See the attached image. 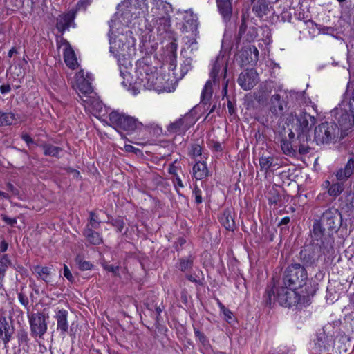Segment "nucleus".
<instances>
[{
	"label": "nucleus",
	"mask_w": 354,
	"mask_h": 354,
	"mask_svg": "<svg viewBox=\"0 0 354 354\" xmlns=\"http://www.w3.org/2000/svg\"><path fill=\"white\" fill-rule=\"evenodd\" d=\"M335 240L330 236L322 239L311 232V241L305 245L299 252V259L304 265L313 266L322 257L324 261L334 254Z\"/></svg>",
	"instance_id": "1"
},
{
	"label": "nucleus",
	"mask_w": 354,
	"mask_h": 354,
	"mask_svg": "<svg viewBox=\"0 0 354 354\" xmlns=\"http://www.w3.org/2000/svg\"><path fill=\"white\" fill-rule=\"evenodd\" d=\"M109 26L110 52L120 62V57L131 55L135 51L136 39L131 31H124L123 24L111 20Z\"/></svg>",
	"instance_id": "2"
},
{
	"label": "nucleus",
	"mask_w": 354,
	"mask_h": 354,
	"mask_svg": "<svg viewBox=\"0 0 354 354\" xmlns=\"http://www.w3.org/2000/svg\"><path fill=\"white\" fill-rule=\"evenodd\" d=\"M342 227L346 229V224H343L342 214L339 209L330 207L326 209L320 218L313 222L312 233L324 239L330 236L334 239L333 234Z\"/></svg>",
	"instance_id": "3"
},
{
	"label": "nucleus",
	"mask_w": 354,
	"mask_h": 354,
	"mask_svg": "<svg viewBox=\"0 0 354 354\" xmlns=\"http://www.w3.org/2000/svg\"><path fill=\"white\" fill-rule=\"evenodd\" d=\"M299 299L296 290L279 283L277 287L274 283L267 286L263 297V303L270 308L275 301H277L281 306L290 308L297 304Z\"/></svg>",
	"instance_id": "4"
},
{
	"label": "nucleus",
	"mask_w": 354,
	"mask_h": 354,
	"mask_svg": "<svg viewBox=\"0 0 354 354\" xmlns=\"http://www.w3.org/2000/svg\"><path fill=\"white\" fill-rule=\"evenodd\" d=\"M136 80L135 84L142 86L146 89H153L158 92L166 91L160 85L161 77H158L156 68L152 66L148 58H142L137 61L136 68Z\"/></svg>",
	"instance_id": "5"
},
{
	"label": "nucleus",
	"mask_w": 354,
	"mask_h": 354,
	"mask_svg": "<svg viewBox=\"0 0 354 354\" xmlns=\"http://www.w3.org/2000/svg\"><path fill=\"white\" fill-rule=\"evenodd\" d=\"M309 136L305 134H301L297 132L295 136L292 131H290L288 136H285L281 140V149L283 153L290 157H296L297 153L301 155L307 154L310 151L308 141Z\"/></svg>",
	"instance_id": "6"
},
{
	"label": "nucleus",
	"mask_w": 354,
	"mask_h": 354,
	"mask_svg": "<svg viewBox=\"0 0 354 354\" xmlns=\"http://www.w3.org/2000/svg\"><path fill=\"white\" fill-rule=\"evenodd\" d=\"M147 8V3L145 0H124L118 5V10L122 19L121 24L128 25L143 15Z\"/></svg>",
	"instance_id": "7"
},
{
	"label": "nucleus",
	"mask_w": 354,
	"mask_h": 354,
	"mask_svg": "<svg viewBox=\"0 0 354 354\" xmlns=\"http://www.w3.org/2000/svg\"><path fill=\"white\" fill-rule=\"evenodd\" d=\"M308 274L304 266L295 263L290 264L286 268L281 282L283 285L296 290L303 287L306 284Z\"/></svg>",
	"instance_id": "8"
},
{
	"label": "nucleus",
	"mask_w": 354,
	"mask_h": 354,
	"mask_svg": "<svg viewBox=\"0 0 354 354\" xmlns=\"http://www.w3.org/2000/svg\"><path fill=\"white\" fill-rule=\"evenodd\" d=\"M339 127L333 122H324L314 129V139L317 145L335 143L338 139Z\"/></svg>",
	"instance_id": "9"
},
{
	"label": "nucleus",
	"mask_w": 354,
	"mask_h": 354,
	"mask_svg": "<svg viewBox=\"0 0 354 354\" xmlns=\"http://www.w3.org/2000/svg\"><path fill=\"white\" fill-rule=\"evenodd\" d=\"M109 118L111 126L118 131L131 133L142 126L136 118L116 111L111 112Z\"/></svg>",
	"instance_id": "10"
},
{
	"label": "nucleus",
	"mask_w": 354,
	"mask_h": 354,
	"mask_svg": "<svg viewBox=\"0 0 354 354\" xmlns=\"http://www.w3.org/2000/svg\"><path fill=\"white\" fill-rule=\"evenodd\" d=\"M353 108L351 104H348L343 100L338 106L331 111L332 116L342 129L346 130L354 125V109Z\"/></svg>",
	"instance_id": "11"
},
{
	"label": "nucleus",
	"mask_w": 354,
	"mask_h": 354,
	"mask_svg": "<svg viewBox=\"0 0 354 354\" xmlns=\"http://www.w3.org/2000/svg\"><path fill=\"white\" fill-rule=\"evenodd\" d=\"M227 65L224 56L218 55L212 62L209 71V79L215 87L219 88L224 81H229L227 77Z\"/></svg>",
	"instance_id": "12"
},
{
	"label": "nucleus",
	"mask_w": 354,
	"mask_h": 354,
	"mask_svg": "<svg viewBox=\"0 0 354 354\" xmlns=\"http://www.w3.org/2000/svg\"><path fill=\"white\" fill-rule=\"evenodd\" d=\"M91 80V79L89 75L87 74L86 77H85L83 70H80L75 75L73 87L78 93L79 97L84 103L90 102V98L88 97V95L92 93L93 91Z\"/></svg>",
	"instance_id": "13"
},
{
	"label": "nucleus",
	"mask_w": 354,
	"mask_h": 354,
	"mask_svg": "<svg viewBox=\"0 0 354 354\" xmlns=\"http://www.w3.org/2000/svg\"><path fill=\"white\" fill-rule=\"evenodd\" d=\"M46 317L42 313H32L28 315L31 335L42 337L47 331Z\"/></svg>",
	"instance_id": "14"
},
{
	"label": "nucleus",
	"mask_w": 354,
	"mask_h": 354,
	"mask_svg": "<svg viewBox=\"0 0 354 354\" xmlns=\"http://www.w3.org/2000/svg\"><path fill=\"white\" fill-rule=\"evenodd\" d=\"M195 122L196 120L192 114L189 112L175 122L170 123L167 127V131L169 133L184 135Z\"/></svg>",
	"instance_id": "15"
},
{
	"label": "nucleus",
	"mask_w": 354,
	"mask_h": 354,
	"mask_svg": "<svg viewBox=\"0 0 354 354\" xmlns=\"http://www.w3.org/2000/svg\"><path fill=\"white\" fill-rule=\"evenodd\" d=\"M150 10L147 14V20L170 15L171 5L163 0H150Z\"/></svg>",
	"instance_id": "16"
},
{
	"label": "nucleus",
	"mask_w": 354,
	"mask_h": 354,
	"mask_svg": "<svg viewBox=\"0 0 354 354\" xmlns=\"http://www.w3.org/2000/svg\"><path fill=\"white\" fill-rule=\"evenodd\" d=\"M339 210L341 214L347 216L350 221L351 227L354 228V193H349L339 198Z\"/></svg>",
	"instance_id": "17"
},
{
	"label": "nucleus",
	"mask_w": 354,
	"mask_h": 354,
	"mask_svg": "<svg viewBox=\"0 0 354 354\" xmlns=\"http://www.w3.org/2000/svg\"><path fill=\"white\" fill-rule=\"evenodd\" d=\"M315 123L316 118L306 112L296 115V131L301 134L309 136V131Z\"/></svg>",
	"instance_id": "18"
},
{
	"label": "nucleus",
	"mask_w": 354,
	"mask_h": 354,
	"mask_svg": "<svg viewBox=\"0 0 354 354\" xmlns=\"http://www.w3.org/2000/svg\"><path fill=\"white\" fill-rule=\"evenodd\" d=\"M77 10H70L69 11L62 13L56 19V28L63 34L66 30H68L71 26H75L74 20L76 17Z\"/></svg>",
	"instance_id": "19"
},
{
	"label": "nucleus",
	"mask_w": 354,
	"mask_h": 354,
	"mask_svg": "<svg viewBox=\"0 0 354 354\" xmlns=\"http://www.w3.org/2000/svg\"><path fill=\"white\" fill-rule=\"evenodd\" d=\"M258 74L254 69L245 70L241 72L237 82L239 86L245 91L252 89L258 82Z\"/></svg>",
	"instance_id": "20"
},
{
	"label": "nucleus",
	"mask_w": 354,
	"mask_h": 354,
	"mask_svg": "<svg viewBox=\"0 0 354 354\" xmlns=\"http://www.w3.org/2000/svg\"><path fill=\"white\" fill-rule=\"evenodd\" d=\"M183 24L182 26L183 32H191L192 35L198 36V18L191 10H187L183 17Z\"/></svg>",
	"instance_id": "21"
},
{
	"label": "nucleus",
	"mask_w": 354,
	"mask_h": 354,
	"mask_svg": "<svg viewBox=\"0 0 354 354\" xmlns=\"http://www.w3.org/2000/svg\"><path fill=\"white\" fill-rule=\"evenodd\" d=\"M68 312L65 309L55 310L54 316L57 321V330L62 337H65L69 330V323L68 321Z\"/></svg>",
	"instance_id": "22"
},
{
	"label": "nucleus",
	"mask_w": 354,
	"mask_h": 354,
	"mask_svg": "<svg viewBox=\"0 0 354 354\" xmlns=\"http://www.w3.org/2000/svg\"><path fill=\"white\" fill-rule=\"evenodd\" d=\"M252 11L259 19L267 17L272 6L269 0H251Z\"/></svg>",
	"instance_id": "23"
},
{
	"label": "nucleus",
	"mask_w": 354,
	"mask_h": 354,
	"mask_svg": "<svg viewBox=\"0 0 354 354\" xmlns=\"http://www.w3.org/2000/svg\"><path fill=\"white\" fill-rule=\"evenodd\" d=\"M286 102L279 94H274L271 96L269 102V111L274 117H278L283 114Z\"/></svg>",
	"instance_id": "24"
},
{
	"label": "nucleus",
	"mask_w": 354,
	"mask_h": 354,
	"mask_svg": "<svg viewBox=\"0 0 354 354\" xmlns=\"http://www.w3.org/2000/svg\"><path fill=\"white\" fill-rule=\"evenodd\" d=\"M15 329L12 322H8L5 317H0V339L5 346L10 341Z\"/></svg>",
	"instance_id": "25"
},
{
	"label": "nucleus",
	"mask_w": 354,
	"mask_h": 354,
	"mask_svg": "<svg viewBox=\"0 0 354 354\" xmlns=\"http://www.w3.org/2000/svg\"><path fill=\"white\" fill-rule=\"evenodd\" d=\"M328 342V336L324 332L317 334L314 340L313 346L311 348L310 354H321L328 351L326 346Z\"/></svg>",
	"instance_id": "26"
},
{
	"label": "nucleus",
	"mask_w": 354,
	"mask_h": 354,
	"mask_svg": "<svg viewBox=\"0 0 354 354\" xmlns=\"http://www.w3.org/2000/svg\"><path fill=\"white\" fill-rule=\"evenodd\" d=\"M353 171L354 154H351L345 166L336 171L335 176L338 180L346 181L352 176Z\"/></svg>",
	"instance_id": "27"
},
{
	"label": "nucleus",
	"mask_w": 354,
	"mask_h": 354,
	"mask_svg": "<svg viewBox=\"0 0 354 354\" xmlns=\"http://www.w3.org/2000/svg\"><path fill=\"white\" fill-rule=\"evenodd\" d=\"M152 26L156 29L159 35L167 33L170 30V15L149 20Z\"/></svg>",
	"instance_id": "28"
},
{
	"label": "nucleus",
	"mask_w": 354,
	"mask_h": 354,
	"mask_svg": "<svg viewBox=\"0 0 354 354\" xmlns=\"http://www.w3.org/2000/svg\"><path fill=\"white\" fill-rule=\"evenodd\" d=\"M219 13L225 21H228L232 15V0H216Z\"/></svg>",
	"instance_id": "29"
},
{
	"label": "nucleus",
	"mask_w": 354,
	"mask_h": 354,
	"mask_svg": "<svg viewBox=\"0 0 354 354\" xmlns=\"http://www.w3.org/2000/svg\"><path fill=\"white\" fill-rule=\"evenodd\" d=\"M94 230L85 227L82 231V234L90 244L98 245L102 243V236L100 233Z\"/></svg>",
	"instance_id": "30"
},
{
	"label": "nucleus",
	"mask_w": 354,
	"mask_h": 354,
	"mask_svg": "<svg viewBox=\"0 0 354 354\" xmlns=\"http://www.w3.org/2000/svg\"><path fill=\"white\" fill-rule=\"evenodd\" d=\"M221 224L228 231H234L236 227L235 221L230 209H225L220 215Z\"/></svg>",
	"instance_id": "31"
},
{
	"label": "nucleus",
	"mask_w": 354,
	"mask_h": 354,
	"mask_svg": "<svg viewBox=\"0 0 354 354\" xmlns=\"http://www.w3.org/2000/svg\"><path fill=\"white\" fill-rule=\"evenodd\" d=\"M192 170L193 177L198 180H203L209 175L207 164L205 162H197L194 165Z\"/></svg>",
	"instance_id": "32"
},
{
	"label": "nucleus",
	"mask_w": 354,
	"mask_h": 354,
	"mask_svg": "<svg viewBox=\"0 0 354 354\" xmlns=\"http://www.w3.org/2000/svg\"><path fill=\"white\" fill-rule=\"evenodd\" d=\"M19 120L18 115L11 111L4 112L0 111V127H6L16 124Z\"/></svg>",
	"instance_id": "33"
},
{
	"label": "nucleus",
	"mask_w": 354,
	"mask_h": 354,
	"mask_svg": "<svg viewBox=\"0 0 354 354\" xmlns=\"http://www.w3.org/2000/svg\"><path fill=\"white\" fill-rule=\"evenodd\" d=\"M12 266L8 255L0 256V291L3 290V281L7 270Z\"/></svg>",
	"instance_id": "34"
},
{
	"label": "nucleus",
	"mask_w": 354,
	"mask_h": 354,
	"mask_svg": "<svg viewBox=\"0 0 354 354\" xmlns=\"http://www.w3.org/2000/svg\"><path fill=\"white\" fill-rule=\"evenodd\" d=\"M64 59L68 67L75 69L77 66V61L74 50L71 46L64 51Z\"/></svg>",
	"instance_id": "35"
},
{
	"label": "nucleus",
	"mask_w": 354,
	"mask_h": 354,
	"mask_svg": "<svg viewBox=\"0 0 354 354\" xmlns=\"http://www.w3.org/2000/svg\"><path fill=\"white\" fill-rule=\"evenodd\" d=\"M44 151V154L47 156L59 158V154L62 151L61 147L54 146L50 143L44 142L39 145Z\"/></svg>",
	"instance_id": "36"
},
{
	"label": "nucleus",
	"mask_w": 354,
	"mask_h": 354,
	"mask_svg": "<svg viewBox=\"0 0 354 354\" xmlns=\"http://www.w3.org/2000/svg\"><path fill=\"white\" fill-rule=\"evenodd\" d=\"M213 84L212 80L206 82L201 92V102L205 104H207L209 102L213 94Z\"/></svg>",
	"instance_id": "37"
},
{
	"label": "nucleus",
	"mask_w": 354,
	"mask_h": 354,
	"mask_svg": "<svg viewBox=\"0 0 354 354\" xmlns=\"http://www.w3.org/2000/svg\"><path fill=\"white\" fill-rule=\"evenodd\" d=\"M194 257L192 255L188 256L186 258L179 259L178 269L182 272H185L192 268L194 264Z\"/></svg>",
	"instance_id": "38"
},
{
	"label": "nucleus",
	"mask_w": 354,
	"mask_h": 354,
	"mask_svg": "<svg viewBox=\"0 0 354 354\" xmlns=\"http://www.w3.org/2000/svg\"><path fill=\"white\" fill-rule=\"evenodd\" d=\"M34 272L42 280L46 282L48 281V277L51 274L50 268L48 267H41L37 266L34 267Z\"/></svg>",
	"instance_id": "39"
},
{
	"label": "nucleus",
	"mask_w": 354,
	"mask_h": 354,
	"mask_svg": "<svg viewBox=\"0 0 354 354\" xmlns=\"http://www.w3.org/2000/svg\"><path fill=\"white\" fill-rule=\"evenodd\" d=\"M273 161L274 158L272 156H262L259 158V165L261 170L267 173L269 169L272 167Z\"/></svg>",
	"instance_id": "40"
},
{
	"label": "nucleus",
	"mask_w": 354,
	"mask_h": 354,
	"mask_svg": "<svg viewBox=\"0 0 354 354\" xmlns=\"http://www.w3.org/2000/svg\"><path fill=\"white\" fill-rule=\"evenodd\" d=\"M88 222L85 227L88 228L98 229L100 227L101 221L99 219L97 215L93 211H90Z\"/></svg>",
	"instance_id": "41"
},
{
	"label": "nucleus",
	"mask_w": 354,
	"mask_h": 354,
	"mask_svg": "<svg viewBox=\"0 0 354 354\" xmlns=\"http://www.w3.org/2000/svg\"><path fill=\"white\" fill-rule=\"evenodd\" d=\"M120 76L123 79L122 81V84L124 88H129L131 86L132 81L130 73L127 71V68L125 67L124 69H122L121 67L120 68Z\"/></svg>",
	"instance_id": "42"
},
{
	"label": "nucleus",
	"mask_w": 354,
	"mask_h": 354,
	"mask_svg": "<svg viewBox=\"0 0 354 354\" xmlns=\"http://www.w3.org/2000/svg\"><path fill=\"white\" fill-rule=\"evenodd\" d=\"M344 190V186L342 183H333L328 189V194L330 196H339Z\"/></svg>",
	"instance_id": "43"
},
{
	"label": "nucleus",
	"mask_w": 354,
	"mask_h": 354,
	"mask_svg": "<svg viewBox=\"0 0 354 354\" xmlns=\"http://www.w3.org/2000/svg\"><path fill=\"white\" fill-rule=\"evenodd\" d=\"M17 337L18 343H19V346L24 345V346H26L27 347H28V342H29L30 339L28 336V333L25 329L21 328V329L19 330L17 332Z\"/></svg>",
	"instance_id": "44"
},
{
	"label": "nucleus",
	"mask_w": 354,
	"mask_h": 354,
	"mask_svg": "<svg viewBox=\"0 0 354 354\" xmlns=\"http://www.w3.org/2000/svg\"><path fill=\"white\" fill-rule=\"evenodd\" d=\"M188 154L192 158H195L196 157L201 156L202 147L198 143L192 144L190 145Z\"/></svg>",
	"instance_id": "45"
},
{
	"label": "nucleus",
	"mask_w": 354,
	"mask_h": 354,
	"mask_svg": "<svg viewBox=\"0 0 354 354\" xmlns=\"http://www.w3.org/2000/svg\"><path fill=\"white\" fill-rule=\"evenodd\" d=\"M75 262L82 271L90 270L93 268V264L91 262L84 261L80 256L75 258Z\"/></svg>",
	"instance_id": "46"
},
{
	"label": "nucleus",
	"mask_w": 354,
	"mask_h": 354,
	"mask_svg": "<svg viewBox=\"0 0 354 354\" xmlns=\"http://www.w3.org/2000/svg\"><path fill=\"white\" fill-rule=\"evenodd\" d=\"M258 34L256 28H250L246 34L244 35L243 39L248 42H252L257 37Z\"/></svg>",
	"instance_id": "47"
},
{
	"label": "nucleus",
	"mask_w": 354,
	"mask_h": 354,
	"mask_svg": "<svg viewBox=\"0 0 354 354\" xmlns=\"http://www.w3.org/2000/svg\"><path fill=\"white\" fill-rule=\"evenodd\" d=\"M111 223L117 230V232H122L125 225L124 221L120 217L113 218L111 221Z\"/></svg>",
	"instance_id": "48"
},
{
	"label": "nucleus",
	"mask_w": 354,
	"mask_h": 354,
	"mask_svg": "<svg viewBox=\"0 0 354 354\" xmlns=\"http://www.w3.org/2000/svg\"><path fill=\"white\" fill-rule=\"evenodd\" d=\"M193 36V37H186L185 38H184L185 45L187 46V48H191V51H193L194 50H197V37H195L194 35Z\"/></svg>",
	"instance_id": "49"
},
{
	"label": "nucleus",
	"mask_w": 354,
	"mask_h": 354,
	"mask_svg": "<svg viewBox=\"0 0 354 354\" xmlns=\"http://www.w3.org/2000/svg\"><path fill=\"white\" fill-rule=\"evenodd\" d=\"M102 267L106 271L113 273L115 276H120V266H115L113 265L108 264L107 263H102Z\"/></svg>",
	"instance_id": "50"
},
{
	"label": "nucleus",
	"mask_w": 354,
	"mask_h": 354,
	"mask_svg": "<svg viewBox=\"0 0 354 354\" xmlns=\"http://www.w3.org/2000/svg\"><path fill=\"white\" fill-rule=\"evenodd\" d=\"M192 194H193V196H194L195 203L197 205L202 203V202H203L202 191L199 189V187L197 185H195L194 187Z\"/></svg>",
	"instance_id": "51"
},
{
	"label": "nucleus",
	"mask_w": 354,
	"mask_h": 354,
	"mask_svg": "<svg viewBox=\"0 0 354 354\" xmlns=\"http://www.w3.org/2000/svg\"><path fill=\"white\" fill-rule=\"evenodd\" d=\"M194 332L196 337L199 340V342L203 345L205 346L208 344V340L204 333H201L198 328H194Z\"/></svg>",
	"instance_id": "52"
},
{
	"label": "nucleus",
	"mask_w": 354,
	"mask_h": 354,
	"mask_svg": "<svg viewBox=\"0 0 354 354\" xmlns=\"http://www.w3.org/2000/svg\"><path fill=\"white\" fill-rule=\"evenodd\" d=\"M18 299L19 301V302L28 310V311L29 310V306H28V304H29V301H28V297H26V295L22 292L21 291L20 292L18 293Z\"/></svg>",
	"instance_id": "53"
},
{
	"label": "nucleus",
	"mask_w": 354,
	"mask_h": 354,
	"mask_svg": "<svg viewBox=\"0 0 354 354\" xmlns=\"http://www.w3.org/2000/svg\"><path fill=\"white\" fill-rule=\"evenodd\" d=\"M344 100L348 104H351V106L353 107V109H354V88L351 92H346Z\"/></svg>",
	"instance_id": "54"
},
{
	"label": "nucleus",
	"mask_w": 354,
	"mask_h": 354,
	"mask_svg": "<svg viewBox=\"0 0 354 354\" xmlns=\"http://www.w3.org/2000/svg\"><path fill=\"white\" fill-rule=\"evenodd\" d=\"M91 3V0H79L76 4L75 10H77V12L81 9L85 10Z\"/></svg>",
	"instance_id": "55"
},
{
	"label": "nucleus",
	"mask_w": 354,
	"mask_h": 354,
	"mask_svg": "<svg viewBox=\"0 0 354 354\" xmlns=\"http://www.w3.org/2000/svg\"><path fill=\"white\" fill-rule=\"evenodd\" d=\"M63 274L70 282L73 283L74 281V277L66 264H64Z\"/></svg>",
	"instance_id": "56"
},
{
	"label": "nucleus",
	"mask_w": 354,
	"mask_h": 354,
	"mask_svg": "<svg viewBox=\"0 0 354 354\" xmlns=\"http://www.w3.org/2000/svg\"><path fill=\"white\" fill-rule=\"evenodd\" d=\"M1 217L7 225L10 226H14L17 223L16 218H10L6 214H1Z\"/></svg>",
	"instance_id": "57"
},
{
	"label": "nucleus",
	"mask_w": 354,
	"mask_h": 354,
	"mask_svg": "<svg viewBox=\"0 0 354 354\" xmlns=\"http://www.w3.org/2000/svg\"><path fill=\"white\" fill-rule=\"evenodd\" d=\"M247 30V26L244 19L242 20L241 24L239 26L238 37L237 39H241L245 35Z\"/></svg>",
	"instance_id": "58"
},
{
	"label": "nucleus",
	"mask_w": 354,
	"mask_h": 354,
	"mask_svg": "<svg viewBox=\"0 0 354 354\" xmlns=\"http://www.w3.org/2000/svg\"><path fill=\"white\" fill-rule=\"evenodd\" d=\"M21 138L27 144L28 146H30V145H37L28 133H22Z\"/></svg>",
	"instance_id": "59"
},
{
	"label": "nucleus",
	"mask_w": 354,
	"mask_h": 354,
	"mask_svg": "<svg viewBox=\"0 0 354 354\" xmlns=\"http://www.w3.org/2000/svg\"><path fill=\"white\" fill-rule=\"evenodd\" d=\"M8 248V244L5 240H2L0 242V256L8 255L7 254H2L7 251Z\"/></svg>",
	"instance_id": "60"
},
{
	"label": "nucleus",
	"mask_w": 354,
	"mask_h": 354,
	"mask_svg": "<svg viewBox=\"0 0 354 354\" xmlns=\"http://www.w3.org/2000/svg\"><path fill=\"white\" fill-rule=\"evenodd\" d=\"M177 162V160H175L172 164H171L169 167V169H168V172L171 174V175H174L175 177L178 176V174H177V167L175 166V163Z\"/></svg>",
	"instance_id": "61"
},
{
	"label": "nucleus",
	"mask_w": 354,
	"mask_h": 354,
	"mask_svg": "<svg viewBox=\"0 0 354 354\" xmlns=\"http://www.w3.org/2000/svg\"><path fill=\"white\" fill-rule=\"evenodd\" d=\"M281 20L283 21H290V20L292 19V15L289 11L286 10V11H283L281 14Z\"/></svg>",
	"instance_id": "62"
},
{
	"label": "nucleus",
	"mask_w": 354,
	"mask_h": 354,
	"mask_svg": "<svg viewBox=\"0 0 354 354\" xmlns=\"http://www.w3.org/2000/svg\"><path fill=\"white\" fill-rule=\"evenodd\" d=\"M229 81H224L223 83L221 84V86H222V95L223 99L225 97H227V88H228Z\"/></svg>",
	"instance_id": "63"
},
{
	"label": "nucleus",
	"mask_w": 354,
	"mask_h": 354,
	"mask_svg": "<svg viewBox=\"0 0 354 354\" xmlns=\"http://www.w3.org/2000/svg\"><path fill=\"white\" fill-rule=\"evenodd\" d=\"M11 91V87H10V85L7 84H3V85H1L0 86V92L2 93V94H6V93H9L10 91Z\"/></svg>",
	"instance_id": "64"
}]
</instances>
